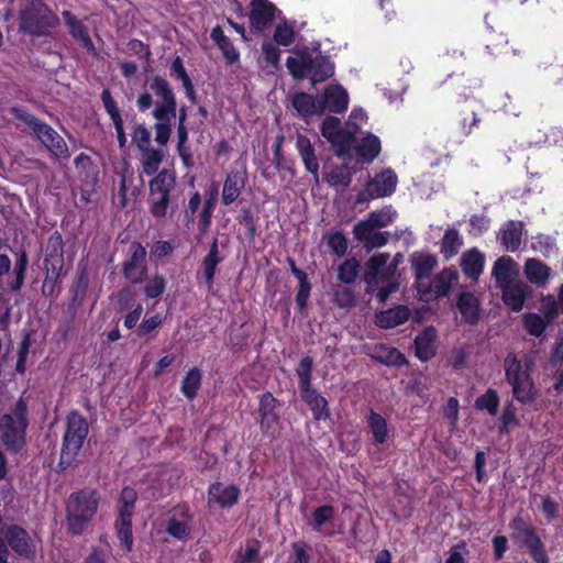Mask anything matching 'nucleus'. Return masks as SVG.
Returning <instances> with one entry per match:
<instances>
[{
	"instance_id": "obj_64",
	"label": "nucleus",
	"mask_w": 563,
	"mask_h": 563,
	"mask_svg": "<svg viewBox=\"0 0 563 563\" xmlns=\"http://www.w3.org/2000/svg\"><path fill=\"white\" fill-rule=\"evenodd\" d=\"M128 49L131 54L144 59L146 63L150 62L152 52L148 44L143 43L141 40L132 38L128 43Z\"/></svg>"
},
{
	"instance_id": "obj_9",
	"label": "nucleus",
	"mask_w": 563,
	"mask_h": 563,
	"mask_svg": "<svg viewBox=\"0 0 563 563\" xmlns=\"http://www.w3.org/2000/svg\"><path fill=\"white\" fill-rule=\"evenodd\" d=\"M312 368L311 356H303L296 368L300 397L309 406L314 420H327L330 417L328 400L312 387Z\"/></svg>"
},
{
	"instance_id": "obj_31",
	"label": "nucleus",
	"mask_w": 563,
	"mask_h": 563,
	"mask_svg": "<svg viewBox=\"0 0 563 563\" xmlns=\"http://www.w3.org/2000/svg\"><path fill=\"white\" fill-rule=\"evenodd\" d=\"M410 265L415 279H430L432 272L438 266V258L429 252L416 251L410 256Z\"/></svg>"
},
{
	"instance_id": "obj_21",
	"label": "nucleus",
	"mask_w": 563,
	"mask_h": 563,
	"mask_svg": "<svg viewBox=\"0 0 563 563\" xmlns=\"http://www.w3.org/2000/svg\"><path fill=\"white\" fill-rule=\"evenodd\" d=\"M100 97H101L103 108H104L107 114L109 115L111 122L113 123L115 134H117V140L119 143V147L124 148L128 140H126V135L124 132L123 119H122L120 109L118 107V103L113 99L109 88H104L102 90Z\"/></svg>"
},
{
	"instance_id": "obj_49",
	"label": "nucleus",
	"mask_w": 563,
	"mask_h": 563,
	"mask_svg": "<svg viewBox=\"0 0 563 563\" xmlns=\"http://www.w3.org/2000/svg\"><path fill=\"white\" fill-rule=\"evenodd\" d=\"M361 269V263L356 257L346 258L340 266L338 267L336 278L343 284H353Z\"/></svg>"
},
{
	"instance_id": "obj_30",
	"label": "nucleus",
	"mask_w": 563,
	"mask_h": 563,
	"mask_svg": "<svg viewBox=\"0 0 563 563\" xmlns=\"http://www.w3.org/2000/svg\"><path fill=\"white\" fill-rule=\"evenodd\" d=\"M523 222L509 220L500 229L497 239L508 252H516L521 245Z\"/></svg>"
},
{
	"instance_id": "obj_24",
	"label": "nucleus",
	"mask_w": 563,
	"mask_h": 563,
	"mask_svg": "<svg viewBox=\"0 0 563 563\" xmlns=\"http://www.w3.org/2000/svg\"><path fill=\"white\" fill-rule=\"evenodd\" d=\"M500 290L504 303L515 312L522 310L526 299L531 292L530 286L522 282H514L500 287Z\"/></svg>"
},
{
	"instance_id": "obj_33",
	"label": "nucleus",
	"mask_w": 563,
	"mask_h": 563,
	"mask_svg": "<svg viewBox=\"0 0 563 563\" xmlns=\"http://www.w3.org/2000/svg\"><path fill=\"white\" fill-rule=\"evenodd\" d=\"M484 265L485 255L476 247L466 251L461 257V269L463 274L471 280H478L483 273Z\"/></svg>"
},
{
	"instance_id": "obj_45",
	"label": "nucleus",
	"mask_w": 563,
	"mask_h": 563,
	"mask_svg": "<svg viewBox=\"0 0 563 563\" xmlns=\"http://www.w3.org/2000/svg\"><path fill=\"white\" fill-rule=\"evenodd\" d=\"M389 258L387 253H378L373 255L366 263L367 271L364 274V280L368 288L376 287L379 283L378 273Z\"/></svg>"
},
{
	"instance_id": "obj_6",
	"label": "nucleus",
	"mask_w": 563,
	"mask_h": 563,
	"mask_svg": "<svg viewBox=\"0 0 563 563\" xmlns=\"http://www.w3.org/2000/svg\"><path fill=\"white\" fill-rule=\"evenodd\" d=\"M58 25V16L42 1H33L19 12V32L22 34L46 37Z\"/></svg>"
},
{
	"instance_id": "obj_63",
	"label": "nucleus",
	"mask_w": 563,
	"mask_h": 563,
	"mask_svg": "<svg viewBox=\"0 0 563 563\" xmlns=\"http://www.w3.org/2000/svg\"><path fill=\"white\" fill-rule=\"evenodd\" d=\"M132 140L140 150L144 151L150 148L151 133L144 124H136L132 133Z\"/></svg>"
},
{
	"instance_id": "obj_8",
	"label": "nucleus",
	"mask_w": 563,
	"mask_h": 563,
	"mask_svg": "<svg viewBox=\"0 0 563 563\" xmlns=\"http://www.w3.org/2000/svg\"><path fill=\"white\" fill-rule=\"evenodd\" d=\"M176 172L163 168L148 183V211L155 219H163L168 213L172 194L176 188Z\"/></svg>"
},
{
	"instance_id": "obj_50",
	"label": "nucleus",
	"mask_w": 563,
	"mask_h": 563,
	"mask_svg": "<svg viewBox=\"0 0 563 563\" xmlns=\"http://www.w3.org/2000/svg\"><path fill=\"white\" fill-rule=\"evenodd\" d=\"M500 399L496 389L488 388L483 395L478 396L475 400V408L477 410H487L490 416L498 413Z\"/></svg>"
},
{
	"instance_id": "obj_11",
	"label": "nucleus",
	"mask_w": 563,
	"mask_h": 563,
	"mask_svg": "<svg viewBox=\"0 0 563 563\" xmlns=\"http://www.w3.org/2000/svg\"><path fill=\"white\" fill-rule=\"evenodd\" d=\"M64 241L58 231L52 233L47 240L44 257L46 277L42 286L43 294L52 295L60 280L64 268Z\"/></svg>"
},
{
	"instance_id": "obj_60",
	"label": "nucleus",
	"mask_w": 563,
	"mask_h": 563,
	"mask_svg": "<svg viewBox=\"0 0 563 563\" xmlns=\"http://www.w3.org/2000/svg\"><path fill=\"white\" fill-rule=\"evenodd\" d=\"M274 41L282 46H289L295 41L294 27L285 21L278 24L274 31Z\"/></svg>"
},
{
	"instance_id": "obj_17",
	"label": "nucleus",
	"mask_w": 563,
	"mask_h": 563,
	"mask_svg": "<svg viewBox=\"0 0 563 563\" xmlns=\"http://www.w3.org/2000/svg\"><path fill=\"white\" fill-rule=\"evenodd\" d=\"M278 400L271 391H266L260 397L258 413H260V428L263 434L267 437H275L279 416L276 411Z\"/></svg>"
},
{
	"instance_id": "obj_27",
	"label": "nucleus",
	"mask_w": 563,
	"mask_h": 563,
	"mask_svg": "<svg viewBox=\"0 0 563 563\" xmlns=\"http://www.w3.org/2000/svg\"><path fill=\"white\" fill-rule=\"evenodd\" d=\"M246 181L247 176L245 172L239 169L230 170L223 183L221 202L224 206L233 203L241 195Z\"/></svg>"
},
{
	"instance_id": "obj_43",
	"label": "nucleus",
	"mask_w": 563,
	"mask_h": 563,
	"mask_svg": "<svg viewBox=\"0 0 563 563\" xmlns=\"http://www.w3.org/2000/svg\"><path fill=\"white\" fill-rule=\"evenodd\" d=\"M515 262L511 257H499L493 266L492 275L494 276L497 286L504 287L512 282V266Z\"/></svg>"
},
{
	"instance_id": "obj_55",
	"label": "nucleus",
	"mask_w": 563,
	"mask_h": 563,
	"mask_svg": "<svg viewBox=\"0 0 563 563\" xmlns=\"http://www.w3.org/2000/svg\"><path fill=\"white\" fill-rule=\"evenodd\" d=\"M166 289V279L164 276L155 274L146 279L143 291L147 299L159 298Z\"/></svg>"
},
{
	"instance_id": "obj_18",
	"label": "nucleus",
	"mask_w": 563,
	"mask_h": 563,
	"mask_svg": "<svg viewBox=\"0 0 563 563\" xmlns=\"http://www.w3.org/2000/svg\"><path fill=\"white\" fill-rule=\"evenodd\" d=\"M277 8L269 0H252L250 9V24L256 31H263L275 20Z\"/></svg>"
},
{
	"instance_id": "obj_46",
	"label": "nucleus",
	"mask_w": 563,
	"mask_h": 563,
	"mask_svg": "<svg viewBox=\"0 0 563 563\" xmlns=\"http://www.w3.org/2000/svg\"><path fill=\"white\" fill-rule=\"evenodd\" d=\"M328 142L334 147L336 156L344 157L349 155L350 150L356 143V137L353 132L341 129L339 132H335Z\"/></svg>"
},
{
	"instance_id": "obj_28",
	"label": "nucleus",
	"mask_w": 563,
	"mask_h": 563,
	"mask_svg": "<svg viewBox=\"0 0 563 563\" xmlns=\"http://www.w3.org/2000/svg\"><path fill=\"white\" fill-rule=\"evenodd\" d=\"M356 168L346 164L333 166L323 175V181L338 192H344L351 185Z\"/></svg>"
},
{
	"instance_id": "obj_61",
	"label": "nucleus",
	"mask_w": 563,
	"mask_h": 563,
	"mask_svg": "<svg viewBox=\"0 0 563 563\" xmlns=\"http://www.w3.org/2000/svg\"><path fill=\"white\" fill-rule=\"evenodd\" d=\"M333 301L340 308H351L355 305L356 298L352 288L341 287L334 290Z\"/></svg>"
},
{
	"instance_id": "obj_32",
	"label": "nucleus",
	"mask_w": 563,
	"mask_h": 563,
	"mask_svg": "<svg viewBox=\"0 0 563 563\" xmlns=\"http://www.w3.org/2000/svg\"><path fill=\"white\" fill-rule=\"evenodd\" d=\"M435 329L430 325L424 328L415 339V355L421 362H428L431 360L437 351L434 346L435 341Z\"/></svg>"
},
{
	"instance_id": "obj_51",
	"label": "nucleus",
	"mask_w": 563,
	"mask_h": 563,
	"mask_svg": "<svg viewBox=\"0 0 563 563\" xmlns=\"http://www.w3.org/2000/svg\"><path fill=\"white\" fill-rule=\"evenodd\" d=\"M522 323L526 331L536 338H540L547 330L548 322L538 313L527 312L522 317Z\"/></svg>"
},
{
	"instance_id": "obj_53",
	"label": "nucleus",
	"mask_w": 563,
	"mask_h": 563,
	"mask_svg": "<svg viewBox=\"0 0 563 563\" xmlns=\"http://www.w3.org/2000/svg\"><path fill=\"white\" fill-rule=\"evenodd\" d=\"M518 388L519 391L517 394H512L517 401L527 405L533 402L538 398V389L533 378L526 377L523 383H519Z\"/></svg>"
},
{
	"instance_id": "obj_34",
	"label": "nucleus",
	"mask_w": 563,
	"mask_h": 563,
	"mask_svg": "<svg viewBox=\"0 0 563 563\" xmlns=\"http://www.w3.org/2000/svg\"><path fill=\"white\" fill-rule=\"evenodd\" d=\"M291 104L301 119H308L313 115L322 114L320 99L310 93L300 91L296 92L291 98Z\"/></svg>"
},
{
	"instance_id": "obj_15",
	"label": "nucleus",
	"mask_w": 563,
	"mask_h": 563,
	"mask_svg": "<svg viewBox=\"0 0 563 563\" xmlns=\"http://www.w3.org/2000/svg\"><path fill=\"white\" fill-rule=\"evenodd\" d=\"M479 109L481 107L475 99H465L456 104V128L463 136H468L479 129L482 122Z\"/></svg>"
},
{
	"instance_id": "obj_25",
	"label": "nucleus",
	"mask_w": 563,
	"mask_h": 563,
	"mask_svg": "<svg viewBox=\"0 0 563 563\" xmlns=\"http://www.w3.org/2000/svg\"><path fill=\"white\" fill-rule=\"evenodd\" d=\"M398 178L391 168H386L367 183V190L372 198H383L391 196L397 187Z\"/></svg>"
},
{
	"instance_id": "obj_4",
	"label": "nucleus",
	"mask_w": 563,
	"mask_h": 563,
	"mask_svg": "<svg viewBox=\"0 0 563 563\" xmlns=\"http://www.w3.org/2000/svg\"><path fill=\"white\" fill-rule=\"evenodd\" d=\"M27 413V401L20 397L12 407V412L0 418V439L10 453L21 452L26 444Z\"/></svg>"
},
{
	"instance_id": "obj_48",
	"label": "nucleus",
	"mask_w": 563,
	"mask_h": 563,
	"mask_svg": "<svg viewBox=\"0 0 563 563\" xmlns=\"http://www.w3.org/2000/svg\"><path fill=\"white\" fill-rule=\"evenodd\" d=\"M375 360L386 366L400 367L408 364L405 354L396 347L380 346Z\"/></svg>"
},
{
	"instance_id": "obj_54",
	"label": "nucleus",
	"mask_w": 563,
	"mask_h": 563,
	"mask_svg": "<svg viewBox=\"0 0 563 563\" xmlns=\"http://www.w3.org/2000/svg\"><path fill=\"white\" fill-rule=\"evenodd\" d=\"M327 245L338 257L346 254L349 241L342 231H332L327 235Z\"/></svg>"
},
{
	"instance_id": "obj_58",
	"label": "nucleus",
	"mask_w": 563,
	"mask_h": 563,
	"mask_svg": "<svg viewBox=\"0 0 563 563\" xmlns=\"http://www.w3.org/2000/svg\"><path fill=\"white\" fill-rule=\"evenodd\" d=\"M240 224L246 230V236L250 240H254L257 234V227L254 214L249 207H243L238 216Z\"/></svg>"
},
{
	"instance_id": "obj_42",
	"label": "nucleus",
	"mask_w": 563,
	"mask_h": 563,
	"mask_svg": "<svg viewBox=\"0 0 563 563\" xmlns=\"http://www.w3.org/2000/svg\"><path fill=\"white\" fill-rule=\"evenodd\" d=\"M201 383V369L198 367H191L181 379L180 391L188 400H194L198 395Z\"/></svg>"
},
{
	"instance_id": "obj_3",
	"label": "nucleus",
	"mask_w": 563,
	"mask_h": 563,
	"mask_svg": "<svg viewBox=\"0 0 563 563\" xmlns=\"http://www.w3.org/2000/svg\"><path fill=\"white\" fill-rule=\"evenodd\" d=\"M294 56H289L286 66L295 79L310 77L313 84L322 82L334 74V65L330 57L318 52L312 56L310 49L305 46L292 51Z\"/></svg>"
},
{
	"instance_id": "obj_22",
	"label": "nucleus",
	"mask_w": 563,
	"mask_h": 563,
	"mask_svg": "<svg viewBox=\"0 0 563 563\" xmlns=\"http://www.w3.org/2000/svg\"><path fill=\"white\" fill-rule=\"evenodd\" d=\"M322 114L325 110L333 113H343L349 106V95L340 85H330L320 98Z\"/></svg>"
},
{
	"instance_id": "obj_13",
	"label": "nucleus",
	"mask_w": 563,
	"mask_h": 563,
	"mask_svg": "<svg viewBox=\"0 0 563 563\" xmlns=\"http://www.w3.org/2000/svg\"><path fill=\"white\" fill-rule=\"evenodd\" d=\"M130 256L122 264V274L132 284L142 283L147 275L146 250L139 242H132Z\"/></svg>"
},
{
	"instance_id": "obj_10",
	"label": "nucleus",
	"mask_w": 563,
	"mask_h": 563,
	"mask_svg": "<svg viewBox=\"0 0 563 563\" xmlns=\"http://www.w3.org/2000/svg\"><path fill=\"white\" fill-rule=\"evenodd\" d=\"M136 500V490L131 486H124L118 499V515L114 521V529L121 548L126 552H130L133 548L132 519Z\"/></svg>"
},
{
	"instance_id": "obj_26",
	"label": "nucleus",
	"mask_w": 563,
	"mask_h": 563,
	"mask_svg": "<svg viewBox=\"0 0 563 563\" xmlns=\"http://www.w3.org/2000/svg\"><path fill=\"white\" fill-rule=\"evenodd\" d=\"M296 150L303 163V166L308 173L313 177L316 184L319 183V159L316 154V150L311 144L308 136L298 134L296 137Z\"/></svg>"
},
{
	"instance_id": "obj_12",
	"label": "nucleus",
	"mask_w": 563,
	"mask_h": 563,
	"mask_svg": "<svg viewBox=\"0 0 563 563\" xmlns=\"http://www.w3.org/2000/svg\"><path fill=\"white\" fill-rule=\"evenodd\" d=\"M1 538L21 558L31 559L36 553V548L29 532L19 525H7L1 528Z\"/></svg>"
},
{
	"instance_id": "obj_23",
	"label": "nucleus",
	"mask_w": 563,
	"mask_h": 563,
	"mask_svg": "<svg viewBox=\"0 0 563 563\" xmlns=\"http://www.w3.org/2000/svg\"><path fill=\"white\" fill-rule=\"evenodd\" d=\"M505 377L507 383L511 386L512 394L519 390V383L531 377V368L529 365H523L520 360L512 353H509L504 360Z\"/></svg>"
},
{
	"instance_id": "obj_1",
	"label": "nucleus",
	"mask_w": 563,
	"mask_h": 563,
	"mask_svg": "<svg viewBox=\"0 0 563 563\" xmlns=\"http://www.w3.org/2000/svg\"><path fill=\"white\" fill-rule=\"evenodd\" d=\"M150 90L141 92L135 106L141 113L147 112L152 107V117L155 119V141L166 145L172 134V120L177 113V99L170 82L159 76H153L148 81Z\"/></svg>"
},
{
	"instance_id": "obj_14",
	"label": "nucleus",
	"mask_w": 563,
	"mask_h": 563,
	"mask_svg": "<svg viewBox=\"0 0 563 563\" xmlns=\"http://www.w3.org/2000/svg\"><path fill=\"white\" fill-rule=\"evenodd\" d=\"M511 539L519 548L527 550L534 563H550L545 545L534 527L520 533H511Z\"/></svg>"
},
{
	"instance_id": "obj_59",
	"label": "nucleus",
	"mask_w": 563,
	"mask_h": 563,
	"mask_svg": "<svg viewBox=\"0 0 563 563\" xmlns=\"http://www.w3.org/2000/svg\"><path fill=\"white\" fill-rule=\"evenodd\" d=\"M310 548L305 541H297L291 544L290 563H310Z\"/></svg>"
},
{
	"instance_id": "obj_36",
	"label": "nucleus",
	"mask_w": 563,
	"mask_h": 563,
	"mask_svg": "<svg viewBox=\"0 0 563 563\" xmlns=\"http://www.w3.org/2000/svg\"><path fill=\"white\" fill-rule=\"evenodd\" d=\"M357 161L362 163H372L382 151V143L378 136L368 133L353 145Z\"/></svg>"
},
{
	"instance_id": "obj_44",
	"label": "nucleus",
	"mask_w": 563,
	"mask_h": 563,
	"mask_svg": "<svg viewBox=\"0 0 563 563\" xmlns=\"http://www.w3.org/2000/svg\"><path fill=\"white\" fill-rule=\"evenodd\" d=\"M218 186L212 185L210 196L205 200L202 210L198 217V231L200 235L206 234L212 223V213L217 200Z\"/></svg>"
},
{
	"instance_id": "obj_19",
	"label": "nucleus",
	"mask_w": 563,
	"mask_h": 563,
	"mask_svg": "<svg viewBox=\"0 0 563 563\" xmlns=\"http://www.w3.org/2000/svg\"><path fill=\"white\" fill-rule=\"evenodd\" d=\"M192 515L188 505H178L166 525V532L178 540H186L190 533Z\"/></svg>"
},
{
	"instance_id": "obj_2",
	"label": "nucleus",
	"mask_w": 563,
	"mask_h": 563,
	"mask_svg": "<svg viewBox=\"0 0 563 563\" xmlns=\"http://www.w3.org/2000/svg\"><path fill=\"white\" fill-rule=\"evenodd\" d=\"M101 495L92 487L73 492L66 501L67 531L73 537L81 536L97 515Z\"/></svg>"
},
{
	"instance_id": "obj_56",
	"label": "nucleus",
	"mask_w": 563,
	"mask_h": 563,
	"mask_svg": "<svg viewBox=\"0 0 563 563\" xmlns=\"http://www.w3.org/2000/svg\"><path fill=\"white\" fill-rule=\"evenodd\" d=\"M531 247L545 257L551 256L556 251L555 240L545 234H538L534 236L531 242Z\"/></svg>"
},
{
	"instance_id": "obj_20",
	"label": "nucleus",
	"mask_w": 563,
	"mask_h": 563,
	"mask_svg": "<svg viewBox=\"0 0 563 563\" xmlns=\"http://www.w3.org/2000/svg\"><path fill=\"white\" fill-rule=\"evenodd\" d=\"M62 15L71 37L77 41L89 54L97 56L98 52L89 35L87 26L70 11L65 10L63 11Z\"/></svg>"
},
{
	"instance_id": "obj_47",
	"label": "nucleus",
	"mask_w": 563,
	"mask_h": 563,
	"mask_svg": "<svg viewBox=\"0 0 563 563\" xmlns=\"http://www.w3.org/2000/svg\"><path fill=\"white\" fill-rule=\"evenodd\" d=\"M462 244L463 240L459 231L454 228H449L442 238L440 252L445 260H450L459 253Z\"/></svg>"
},
{
	"instance_id": "obj_38",
	"label": "nucleus",
	"mask_w": 563,
	"mask_h": 563,
	"mask_svg": "<svg viewBox=\"0 0 563 563\" xmlns=\"http://www.w3.org/2000/svg\"><path fill=\"white\" fill-rule=\"evenodd\" d=\"M210 37L222 52V55L229 65H233L239 62V51L234 47L231 40L224 34L220 25H216L211 30Z\"/></svg>"
},
{
	"instance_id": "obj_37",
	"label": "nucleus",
	"mask_w": 563,
	"mask_h": 563,
	"mask_svg": "<svg viewBox=\"0 0 563 563\" xmlns=\"http://www.w3.org/2000/svg\"><path fill=\"white\" fill-rule=\"evenodd\" d=\"M221 262L222 257L219 252L218 239L214 238L210 244L207 255L201 262L202 276L209 288L213 286L216 271Z\"/></svg>"
},
{
	"instance_id": "obj_7",
	"label": "nucleus",
	"mask_w": 563,
	"mask_h": 563,
	"mask_svg": "<svg viewBox=\"0 0 563 563\" xmlns=\"http://www.w3.org/2000/svg\"><path fill=\"white\" fill-rule=\"evenodd\" d=\"M88 432L87 419L77 410L70 411L66 418V428L58 463L62 470H66L76 461Z\"/></svg>"
},
{
	"instance_id": "obj_57",
	"label": "nucleus",
	"mask_w": 563,
	"mask_h": 563,
	"mask_svg": "<svg viewBox=\"0 0 563 563\" xmlns=\"http://www.w3.org/2000/svg\"><path fill=\"white\" fill-rule=\"evenodd\" d=\"M334 516V508L331 505L317 507L312 511V529L319 531L320 528L329 522Z\"/></svg>"
},
{
	"instance_id": "obj_5",
	"label": "nucleus",
	"mask_w": 563,
	"mask_h": 563,
	"mask_svg": "<svg viewBox=\"0 0 563 563\" xmlns=\"http://www.w3.org/2000/svg\"><path fill=\"white\" fill-rule=\"evenodd\" d=\"M10 113L33 131L35 136L48 150L52 156L62 159L69 158L70 153L65 140L51 125L36 118L24 107H12L10 109Z\"/></svg>"
},
{
	"instance_id": "obj_35",
	"label": "nucleus",
	"mask_w": 563,
	"mask_h": 563,
	"mask_svg": "<svg viewBox=\"0 0 563 563\" xmlns=\"http://www.w3.org/2000/svg\"><path fill=\"white\" fill-rule=\"evenodd\" d=\"M410 309L405 305H398L394 308L380 311L375 317V323L380 329H393L404 324L410 317Z\"/></svg>"
},
{
	"instance_id": "obj_40",
	"label": "nucleus",
	"mask_w": 563,
	"mask_h": 563,
	"mask_svg": "<svg viewBox=\"0 0 563 563\" xmlns=\"http://www.w3.org/2000/svg\"><path fill=\"white\" fill-rule=\"evenodd\" d=\"M550 267L537 258H528L525 264V274L528 280L538 286L547 284L550 277Z\"/></svg>"
},
{
	"instance_id": "obj_41",
	"label": "nucleus",
	"mask_w": 563,
	"mask_h": 563,
	"mask_svg": "<svg viewBox=\"0 0 563 563\" xmlns=\"http://www.w3.org/2000/svg\"><path fill=\"white\" fill-rule=\"evenodd\" d=\"M457 279V272L453 268H444L438 273L432 284L433 298H441L448 296L451 290L453 282Z\"/></svg>"
},
{
	"instance_id": "obj_16",
	"label": "nucleus",
	"mask_w": 563,
	"mask_h": 563,
	"mask_svg": "<svg viewBox=\"0 0 563 563\" xmlns=\"http://www.w3.org/2000/svg\"><path fill=\"white\" fill-rule=\"evenodd\" d=\"M240 497L241 489L238 485H225L222 482L216 481L208 487L207 504L209 507L217 505L222 509H230L239 503Z\"/></svg>"
},
{
	"instance_id": "obj_52",
	"label": "nucleus",
	"mask_w": 563,
	"mask_h": 563,
	"mask_svg": "<svg viewBox=\"0 0 563 563\" xmlns=\"http://www.w3.org/2000/svg\"><path fill=\"white\" fill-rule=\"evenodd\" d=\"M146 154L142 163L143 173L147 176H156L163 162L164 154L157 148H146Z\"/></svg>"
},
{
	"instance_id": "obj_62",
	"label": "nucleus",
	"mask_w": 563,
	"mask_h": 563,
	"mask_svg": "<svg viewBox=\"0 0 563 563\" xmlns=\"http://www.w3.org/2000/svg\"><path fill=\"white\" fill-rule=\"evenodd\" d=\"M201 205V195L198 191H195L188 201V205L185 207L184 210V223L186 227H189L194 223L195 214L198 210V208Z\"/></svg>"
},
{
	"instance_id": "obj_39",
	"label": "nucleus",
	"mask_w": 563,
	"mask_h": 563,
	"mask_svg": "<svg viewBox=\"0 0 563 563\" xmlns=\"http://www.w3.org/2000/svg\"><path fill=\"white\" fill-rule=\"evenodd\" d=\"M367 426L373 435V443L375 445H383L387 442L389 429L387 420L380 413L371 409L367 416Z\"/></svg>"
},
{
	"instance_id": "obj_29",
	"label": "nucleus",
	"mask_w": 563,
	"mask_h": 563,
	"mask_svg": "<svg viewBox=\"0 0 563 563\" xmlns=\"http://www.w3.org/2000/svg\"><path fill=\"white\" fill-rule=\"evenodd\" d=\"M456 307L465 323L476 325L481 320L479 299L470 291H463L459 295Z\"/></svg>"
}]
</instances>
